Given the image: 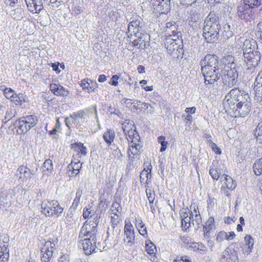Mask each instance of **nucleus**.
<instances>
[{
	"label": "nucleus",
	"mask_w": 262,
	"mask_h": 262,
	"mask_svg": "<svg viewBox=\"0 0 262 262\" xmlns=\"http://www.w3.org/2000/svg\"><path fill=\"white\" fill-rule=\"evenodd\" d=\"M234 61V57L230 54H225L221 61L215 55H206L200 61L205 84H213L221 77L228 86L235 85L238 74Z\"/></svg>",
	"instance_id": "f257e3e1"
},
{
	"label": "nucleus",
	"mask_w": 262,
	"mask_h": 262,
	"mask_svg": "<svg viewBox=\"0 0 262 262\" xmlns=\"http://www.w3.org/2000/svg\"><path fill=\"white\" fill-rule=\"evenodd\" d=\"M225 112L232 117H244L251 110L250 99L247 93L238 88L230 90L223 103Z\"/></svg>",
	"instance_id": "f03ea898"
},
{
	"label": "nucleus",
	"mask_w": 262,
	"mask_h": 262,
	"mask_svg": "<svg viewBox=\"0 0 262 262\" xmlns=\"http://www.w3.org/2000/svg\"><path fill=\"white\" fill-rule=\"evenodd\" d=\"M222 31L219 17L215 13L210 12L205 18L203 28V36L207 42H216Z\"/></svg>",
	"instance_id": "7ed1b4c3"
},
{
	"label": "nucleus",
	"mask_w": 262,
	"mask_h": 262,
	"mask_svg": "<svg viewBox=\"0 0 262 262\" xmlns=\"http://www.w3.org/2000/svg\"><path fill=\"white\" fill-rule=\"evenodd\" d=\"M99 218L100 216L98 217V214H91L90 220H87L82 227L79 234V238H82L86 237L93 238V240L96 238L97 227Z\"/></svg>",
	"instance_id": "20e7f679"
},
{
	"label": "nucleus",
	"mask_w": 262,
	"mask_h": 262,
	"mask_svg": "<svg viewBox=\"0 0 262 262\" xmlns=\"http://www.w3.org/2000/svg\"><path fill=\"white\" fill-rule=\"evenodd\" d=\"M38 122L36 116L31 115L20 118L16 122L20 134H25L34 127Z\"/></svg>",
	"instance_id": "39448f33"
},
{
	"label": "nucleus",
	"mask_w": 262,
	"mask_h": 262,
	"mask_svg": "<svg viewBox=\"0 0 262 262\" xmlns=\"http://www.w3.org/2000/svg\"><path fill=\"white\" fill-rule=\"evenodd\" d=\"M183 41L181 37H172L166 36L165 38L164 45L169 53H174L178 56V54L182 50Z\"/></svg>",
	"instance_id": "423d86ee"
},
{
	"label": "nucleus",
	"mask_w": 262,
	"mask_h": 262,
	"mask_svg": "<svg viewBox=\"0 0 262 262\" xmlns=\"http://www.w3.org/2000/svg\"><path fill=\"white\" fill-rule=\"evenodd\" d=\"M252 9L244 4H240L236 8V13L238 18L247 22L253 20L255 14Z\"/></svg>",
	"instance_id": "0eeeda50"
},
{
	"label": "nucleus",
	"mask_w": 262,
	"mask_h": 262,
	"mask_svg": "<svg viewBox=\"0 0 262 262\" xmlns=\"http://www.w3.org/2000/svg\"><path fill=\"white\" fill-rule=\"evenodd\" d=\"M122 129L127 140H133L136 141L139 139V135L136 132L134 122L131 120H125L122 123Z\"/></svg>",
	"instance_id": "6e6552de"
},
{
	"label": "nucleus",
	"mask_w": 262,
	"mask_h": 262,
	"mask_svg": "<svg viewBox=\"0 0 262 262\" xmlns=\"http://www.w3.org/2000/svg\"><path fill=\"white\" fill-rule=\"evenodd\" d=\"M78 247L82 248L86 255H90L95 252L96 249V238L93 240V238L83 237L79 241Z\"/></svg>",
	"instance_id": "1a4fd4ad"
},
{
	"label": "nucleus",
	"mask_w": 262,
	"mask_h": 262,
	"mask_svg": "<svg viewBox=\"0 0 262 262\" xmlns=\"http://www.w3.org/2000/svg\"><path fill=\"white\" fill-rule=\"evenodd\" d=\"M260 60V53L259 51H255L254 53H246L244 61L246 67L248 70H251L255 68Z\"/></svg>",
	"instance_id": "9d476101"
},
{
	"label": "nucleus",
	"mask_w": 262,
	"mask_h": 262,
	"mask_svg": "<svg viewBox=\"0 0 262 262\" xmlns=\"http://www.w3.org/2000/svg\"><path fill=\"white\" fill-rule=\"evenodd\" d=\"M42 213H62L63 209L57 201L43 202L41 204Z\"/></svg>",
	"instance_id": "9b49d317"
},
{
	"label": "nucleus",
	"mask_w": 262,
	"mask_h": 262,
	"mask_svg": "<svg viewBox=\"0 0 262 262\" xmlns=\"http://www.w3.org/2000/svg\"><path fill=\"white\" fill-rule=\"evenodd\" d=\"M127 141L128 142V157L131 160H133V158H134V156L138 155L142 147L140 141V137H139V140L136 141H134V139L133 140H127Z\"/></svg>",
	"instance_id": "f8f14e48"
},
{
	"label": "nucleus",
	"mask_w": 262,
	"mask_h": 262,
	"mask_svg": "<svg viewBox=\"0 0 262 262\" xmlns=\"http://www.w3.org/2000/svg\"><path fill=\"white\" fill-rule=\"evenodd\" d=\"M71 148L73 150V158L76 161L81 159V156L87 154V148L81 142H75L71 144Z\"/></svg>",
	"instance_id": "ddd939ff"
},
{
	"label": "nucleus",
	"mask_w": 262,
	"mask_h": 262,
	"mask_svg": "<svg viewBox=\"0 0 262 262\" xmlns=\"http://www.w3.org/2000/svg\"><path fill=\"white\" fill-rule=\"evenodd\" d=\"M124 241L126 245H132L135 243V233L134 227L130 223L125 222L124 226Z\"/></svg>",
	"instance_id": "4468645a"
},
{
	"label": "nucleus",
	"mask_w": 262,
	"mask_h": 262,
	"mask_svg": "<svg viewBox=\"0 0 262 262\" xmlns=\"http://www.w3.org/2000/svg\"><path fill=\"white\" fill-rule=\"evenodd\" d=\"M38 168L30 169L27 166H20L17 169V174L19 178L22 179L23 181H27L28 179H30L32 178V176L36 174Z\"/></svg>",
	"instance_id": "2eb2a0df"
},
{
	"label": "nucleus",
	"mask_w": 262,
	"mask_h": 262,
	"mask_svg": "<svg viewBox=\"0 0 262 262\" xmlns=\"http://www.w3.org/2000/svg\"><path fill=\"white\" fill-rule=\"evenodd\" d=\"M170 0H151L154 10L157 12L165 14L169 9Z\"/></svg>",
	"instance_id": "dca6fc26"
},
{
	"label": "nucleus",
	"mask_w": 262,
	"mask_h": 262,
	"mask_svg": "<svg viewBox=\"0 0 262 262\" xmlns=\"http://www.w3.org/2000/svg\"><path fill=\"white\" fill-rule=\"evenodd\" d=\"M80 160L81 159H78V160L76 161L74 158H72L71 162L68 166V173L69 177H76L79 174L82 165Z\"/></svg>",
	"instance_id": "f3484780"
},
{
	"label": "nucleus",
	"mask_w": 262,
	"mask_h": 262,
	"mask_svg": "<svg viewBox=\"0 0 262 262\" xmlns=\"http://www.w3.org/2000/svg\"><path fill=\"white\" fill-rule=\"evenodd\" d=\"M221 262H237V256L236 251L232 248H227L223 253Z\"/></svg>",
	"instance_id": "a211bd4d"
},
{
	"label": "nucleus",
	"mask_w": 262,
	"mask_h": 262,
	"mask_svg": "<svg viewBox=\"0 0 262 262\" xmlns=\"http://www.w3.org/2000/svg\"><path fill=\"white\" fill-rule=\"evenodd\" d=\"M179 26L174 21L167 23L166 25V32L172 37H181L182 33Z\"/></svg>",
	"instance_id": "6ab92c4d"
},
{
	"label": "nucleus",
	"mask_w": 262,
	"mask_h": 262,
	"mask_svg": "<svg viewBox=\"0 0 262 262\" xmlns=\"http://www.w3.org/2000/svg\"><path fill=\"white\" fill-rule=\"evenodd\" d=\"M214 220L213 217H209L203 227L204 235L205 238H209L214 235L215 230Z\"/></svg>",
	"instance_id": "aec40b11"
},
{
	"label": "nucleus",
	"mask_w": 262,
	"mask_h": 262,
	"mask_svg": "<svg viewBox=\"0 0 262 262\" xmlns=\"http://www.w3.org/2000/svg\"><path fill=\"white\" fill-rule=\"evenodd\" d=\"M28 10L33 13H38L43 9L41 0H25Z\"/></svg>",
	"instance_id": "412c9836"
},
{
	"label": "nucleus",
	"mask_w": 262,
	"mask_h": 262,
	"mask_svg": "<svg viewBox=\"0 0 262 262\" xmlns=\"http://www.w3.org/2000/svg\"><path fill=\"white\" fill-rule=\"evenodd\" d=\"M140 23V20L139 19L133 20L129 23L128 25V33H129L128 36L129 37L130 36L133 35L137 36V34L140 33L141 29Z\"/></svg>",
	"instance_id": "4be33fe9"
},
{
	"label": "nucleus",
	"mask_w": 262,
	"mask_h": 262,
	"mask_svg": "<svg viewBox=\"0 0 262 262\" xmlns=\"http://www.w3.org/2000/svg\"><path fill=\"white\" fill-rule=\"evenodd\" d=\"M50 91L55 95L58 96L67 97L69 91L60 84L51 83L50 85Z\"/></svg>",
	"instance_id": "5701e85b"
},
{
	"label": "nucleus",
	"mask_w": 262,
	"mask_h": 262,
	"mask_svg": "<svg viewBox=\"0 0 262 262\" xmlns=\"http://www.w3.org/2000/svg\"><path fill=\"white\" fill-rule=\"evenodd\" d=\"M254 89L257 100L262 101V70L256 76Z\"/></svg>",
	"instance_id": "b1692460"
},
{
	"label": "nucleus",
	"mask_w": 262,
	"mask_h": 262,
	"mask_svg": "<svg viewBox=\"0 0 262 262\" xmlns=\"http://www.w3.org/2000/svg\"><path fill=\"white\" fill-rule=\"evenodd\" d=\"M137 39L133 41L134 46L139 49H144L149 46V42L146 39L149 38L147 34L141 33L140 35H137Z\"/></svg>",
	"instance_id": "393cba45"
},
{
	"label": "nucleus",
	"mask_w": 262,
	"mask_h": 262,
	"mask_svg": "<svg viewBox=\"0 0 262 262\" xmlns=\"http://www.w3.org/2000/svg\"><path fill=\"white\" fill-rule=\"evenodd\" d=\"M221 180L223 182L222 186L227 188L229 190H233L236 187V182L233 179L227 174H223L221 178Z\"/></svg>",
	"instance_id": "a878e982"
},
{
	"label": "nucleus",
	"mask_w": 262,
	"mask_h": 262,
	"mask_svg": "<svg viewBox=\"0 0 262 262\" xmlns=\"http://www.w3.org/2000/svg\"><path fill=\"white\" fill-rule=\"evenodd\" d=\"M55 250V244L51 241L46 242L41 250V252L48 254L52 259L53 257L54 252Z\"/></svg>",
	"instance_id": "bb28decb"
},
{
	"label": "nucleus",
	"mask_w": 262,
	"mask_h": 262,
	"mask_svg": "<svg viewBox=\"0 0 262 262\" xmlns=\"http://www.w3.org/2000/svg\"><path fill=\"white\" fill-rule=\"evenodd\" d=\"M83 194V189L82 187H79L76 192V196L74 199L73 202L70 208V211H74L77 208L80 203V200Z\"/></svg>",
	"instance_id": "cd10ccee"
},
{
	"label": "nucleus",
	"mask_w": 262,
	"mask_h": 262,
	"mask_svg": "<svg viewBox=\"0 0 262 262\" xmlns=\"http://www.w3.org/2000/svg\"><path fill=\"white\" fill-rule=\"evenodd\" d=\"M234 26L226 23L223 27V35L225 38H229L234 35Z\"/></svg>",
	"instance_id": "c85d7f7f"
},
{
	"label": "nucleus",
	"mask_w": 262,
	"mask_h": 262,
	"mask_svg": "<svg viewBox=\"0 0 262 262\" xmlns=\"http://www.w3.org/2000/svg\"><path fill=\"white\" fill-rule=\"evenodd\" d=\"M115 137V133L114 130L107 129L103 135V139L108 145L111 146L113 142Z\"/></svg>",
	"instance_id": "c756f323"
},
{
	"label": "nucleus",
	"mask_w": 262,
	"mask_h": 262,
	"mask_svg": "<svg viewBox=\"0 0 262 262\" xmlns=\"http://www.w3.org/2000/svg\"><path fill=\"white\" fill-rule=\"evenodd\" d=\"M190 216H185L182 219L181 226L183 229L186 230L190 227L191 224L194 225V216L193 214H189Z\"/></svg>",
	"instance_id": "7c9ffc66"
},
{
	"label": "nucleus",
	"mask_w": 262,
	"mask_h": 262,
	"mask_svg": "<svg viewBox=\"0 0 262 262\" xmlns=\"http://www.w3.org/2000/svg\"><path fill=\"white\" fill-rule=\"evenodd\" d=\"M245 242L246 246H247V250L245 249V252L249 253L253 248L254 239L250 235H246L245 237Z\"/></svg>",
	"instance_id": "2f4dec72"
},
{
	"label": "nucleus",
	"mask_w": 262,
	"mask_h": 262,
	"mask_svg": "<svg viewBox=\"0 0 262 262\" xmlns=\"http://www.w3.org/2000/svg\"><path fill=\"white\" fill-rule=\"evenodd\" d=\"M27 97L23 94H15V96L10 100L15 105H21L23 102H26Z\"/></svg>",
	"instance_id": "473e14b6"
},
{
	"label": "nucleus",
	"mask_w": 262,
	"mask_h": 262,
	"mask_svg": "<svg viewBox=\"0 0 262 262\" xmlns=\"http://www.w3.org/2000/svg\"><path fill=\"white\" fill-rule=\"evenodd\" d=\"M151 170H152V166L150 164H149L147 166V169H145V168H144L142 171V175L145 176V177L146 178V180H145V182H144V184L145 185L146 187V185L147 184L148 182H150V181H151Z\"/></svg>",
	"instance_id": "72a5a7b5"
},
{
	"label": "nucleus",
	"mask_w": 262,
	"mask_h": 262,
	"mask_svg": "<svg viewBox=\"0 0 262 262\" xmlns=\"http://www.w3.org/2000/svg\"><path fill=\"white\" fill-rule=\"evenodd\" d=\"M253 169L256 175L259 176L262 173V157L254 163Z\"/></svg>",
	"instance_id": "f704fd0d"
},
{
	"label": "nucleus",
	"mask_w": 262,
	"mask_h": 262,
	"mask_svg": "<svg viewBox=\"0 0 262 262\" xmlns=\"http://www.w3.org/2000/svg\"><path fill=\"white\" fill-rule=\"evenodd\" d=\"M10 192L7 190L2 191L0 193V203L8 204L10 202L11 196L9 195Z\"/></svg>",
	"instance_id": "c9c22d12"
},
{
	"label": "nucleus",
	"mask_w": 262,
	"mask_h": 262,
	"mask_svg": "<svg viewBox=\"0 0 262 262\" xmlns=\"http://www.w3.org/2000/svg\"><path fill=\"white\" fill-rule=\"evenodd\" d=\"M254 134L257 142L259 143H262V121L258 123L254 130Z\"/></svg>",
	"instance_id": "e433bc0d"
},
{
	"label": "nucleus",
	"mask_w": 262,
	"mask_h": 262,
	"mask_svg": "<svg viewBox=\"0 0 262 262\" xmlns=\"http://www.w3.org/2000/svg\"><path fill=\"white\" fill-rule=\"evenodd\" d=\"M145 248L147 253L149 255H152L156 253V247L154 244L150 241L146 242Z\"/></svg>",
	"instance_id": "4c0bfd02"
},
{
	"label": "nucleus",
	"mask_w": 262,
	"mask_h": 262,
	"mask_svg": "<svg viewBox=\"0 0 262 262\" xmlns=\"http://www.w3.org/2000/svg\"><path fill=\"white\" fill-rule=\"evenodd\" d=\"M244 4L252 8H257L262 3V0H243Z\"/></svg>",
	"instance_id": "58836bf2"
},
{
	"label": "nucleus",
	"mask_w": 262,
	"mask_h": 262,
	"mask_svg": "<svg viewBox=\"0 0 262 262\" xmlns=\"http://www.w3.org/2000/svg\"><path fill=\"white\" fill-rule=\"evenodd\" d=\"M158 141L161 144L160 152L165 151L167 147L168 142L165 141V137L163 136H159L158 138Z\"/></svg>",
	"instance_id": "ea45409f"
},
{
	"label": "nucleus",
	"mask_w": 262,
	"mask_h": 262,
	"mask_svg": "<svg viewBox=\"0 0 262 262\" xmlns=\"http://www.w3.org/2000/svg\"><path fill=\"white\" fill-rule=\"evenodd\" d=\"M209 174L211 176V177L215 180H217L220 176V172L219 171V170L214 166H211L209 170Z\"/></svg>",
	"instance_id": "a19ab883"
},
{
	"label": "nucleus",
	"mask_w": 262,
	"mask_h": 262,
	"mask_svg": "<svg viewBox=\"0 0 262 262\" xmlns=\"http://www.w3.org/2000/svg\"><path fill=\"white\" fill-rule=\"evenodd\" d=\"M53 169V167L52 160L50 159L46 160L43 163V171L45 172L47 171L51 172Z\"/></svg>",
	"instance_id": "79ce46f5"
},
{
	"label": "nucleus",
	"mask_w": 262,
	"mask_h": 262,
	"mask_svg": "<svg viewBox=\"0 0 262 262\" xmlns=\"http://www.w3.org/2000/svg\"><path fill=\"white\" fill-rule=\"evenodd\" d=\"M121 214H113V215L111 216V223L113 227L114 228L115 226L117 225L121 221Z\"/></svg>",
	"instance_id": "37998d69"
},
{
	"label": "nucleus",
	"mask_w": 262,
	"mask_h": 262,
	"mask_svg": "<svg viewBox=\"0 0 262 262\" xmlns=\"http://www.w3.org/2000/svg\"><path fill=\"white\" fill-rule=\"evenodd\" d=\"M85 115V112L84 110H80L76 112L70 114V117L76 120L78 118H83Z\"/></svg>",
	"instance_id": "c03bdc74"
},
{
	"label": "nucleus",
	"mask_w": 262,
	"mask_h": 262,
	"mask_svg": "<svg viewBox=\"0 0 262 262\" xmlns=\"http://www.w3.org/2000/svg\"><path fill=\"white\" fill-rule=\"evenodd\" d=\"M15 116V113L13 112L12 108H10L7 110L3 122L6 124L8 121L10 120Z\"/></svg>",
	"instance_id": "a18cd8bd"
},
{
	"label": "nucleus",
	"mask_w": 262,
	"mask_h": 262,
	"mask_svg": "<svg viewBox=\"0 0 262 262\" xmlns=\"http://www.w3.org/2000/svg\"><path fill=\"white\" fill-rule=\"evenodd\" d=\"M184 243H186V247L188 249H192L194 251L197 250L199 246V243L194 242H189L188 240L186 238L185 239Z\"/></svg>",
	"instance_id": "49530a36"
},
{
	"label": "nucleus",
	"mask_w": 262,
	"mask_h": 262,
	"mask_svg": "<svg viewBox=\"0 0 262 262\" xmlns=\"http://www.w3.org/2000/svg\"><path fill=\"white\" fill-rule=\"evenodd\" d=\"M200 18V15L196 10H191L190 13V16L189 17V20L195 23L199 20Z\"/></svg>",
	"instance_id": "de8ad7c7"
},
{
	"label": "nucleus",
	"mask_w": 262,
	"mask_h": 262,
	"mask_svg": "<svg viewBox=\"0 0 262 262\" xmlns=\"http://www.w3.org/2000/svg\"><path fill=\"white\" fill-rule=\"evenodd\" d=\"M4 94L7 99L11 100V98H12L15 96L16 93L12 89L6 88L4 90Z\"/></svg>",
	"instance_id": "09e8293b"
},
{
	"label": "nucleus",
	"mask_w": 262,
	"mask_h": 262,
	"mask_svg": "<svg viewBox=\"0 0 262 262\" xmlns=\"http://www.w3.org/2000/svg\"><path fill=\"white\" fill-rule=\"evenodd\" d=\"M251 45L249 41H246L244 44L243 54L245 58L246 53H254L255 51L253 50L251 48Z\"/></svg>",
	"instance_id": "8fccbe9b"
},
{
	"label": "nucleus",
	"mask_w": 262,
	"mask_h": 262,
	"mask_svg": "<svg viewBox=\"0 0 262 262\" xmlns=\"http://www.w3.org/2000/svg\"><path fill=\"white\" fill-rule=\"evenodd\" d=\"M146 193L147 197L148 199V201L150 203H153L155 200V192L154 190H151L150 189L146 188Z\"/></svg>",
	"instance_id": "3c124183"
},
{
	"label": "nucleus",
	"mask_w": 262,
	"mask_h": 262,
	"mask_svg": "<svg viewBox=\"0 0 262 262\" xmlns=\"http://www.w3.org/2000/svg\"><path fill=\"white\" fill-rule=\"evenodd\" d=\"M89 79L85 78L81 81L80 86L83 90L87 91L89 93Z\"/></svg>",
	"instance_id": "603ef678"
},
{
	"label": "nucleus",
	"mask_w": 262,
	"mask_h": 262,
	"mask_svg": "<svg viewBox=\"0 0 262 262\" xmlns=\"http://www.w3.org/2000/svg\"><path fill=\"white\" fill-rule=\"evenodd\" d=\"M83 11V10L79 6L73 5L71 7V12L72 14L75 15H78L80 14Z\"/></svg>",
	"instance_id": "864d4df0"
},
{
	"label": "nucleus",
	"mask_w": 262,
	"mask_h": 262,
	"mask_svg": "<svg viewBox=\"0 0 262 262\" xmlns=\"http://www.w3.org/2000/svg\"><path fill=\"white\" fill-rule=\"evenodd\" d=\"M122 207L120 204L117 202H114L112 205L111 210L114 213L120 212L121 211Z\"/></svg>",
	"instance_id": "5fc2aeb1"
},
{
	"label": "nucleus",
	"mask_w": 262,
	"mask_h": 262,
	"mask_svg": "<svg viewBox=\"0 0 262 262\" xmlns=\"http://www.w3.org/2000/svg\"><path fill=\"white\" fill-rule=\"evenodd\" d=\"M89 93H91L93 92H94L95 90L98 88V84L96 81H93L91 79H89Z\"/></svg>",
	"instance_id": "6e6d98bb"
},
{
	"label": "nucleus",
	"mask_w": 262,
	"mask_h": 262,
	"mask_svg": "<svg viewBox=\"0 0 262 262\" xmlns=\"http://www.w3.org/2000/svg\"><path fill=\"white\" fill-rule=\"evenodd\" d=\"M227 233L225 231H221L218 233L216 236V241L219 242H222L224 239H226Z\"/></svg>",
	"instance_id": "4d7b16f0"
},
{
	"label": "nucleus",
	"mask_w": 262,
	"mask_h": 262,
	"mask_svg": "<svg viewBox=\"0 0 262 262\" xmlns=\"http://www.w3.org/2000/svg\"><path fill=\"white\" fill-rule=\"evenodd\" d=\"M209 146L211 148L212 150L217 155H221L222 151L221 149L216 145V144L213 142H211Z\"/></svg>",
	"instance_id": "13d9d810"
},
{
	"label": "nucleus",
	"mask_w": 262,
	"mask_h": 262,
	"mask_svg": "<svg viewBox=\"0 0 262 262\" xmlns=\"http://www.w3.org/2000/svg\"><path fill=\"white\" fill-rule=\"evenodd\" d=\"M215 203L216 200L214 198H211L210 196L209 197V199L207 200L208 208L209 211L211 210L210 209L213 208Z\"/></svg>",
	"instance_id": "bf43d9fd"
},
{
	"label": "nucleus",
	"mask_w": 262,
	"mask_h": 262,
	"mask_svg": "<svg viewBox=\"0 0 262 262\" xmlns=\"http://www.w3.org/2000/svg\"><path fill=\"white\" fill-rule=\"evenodd\" d=\"M41 260L42 262H50L51 260L52 259L50 257H49L48 255V254L44 253V252H41Z\"/></svg>",
	"instance_id": "052dcab7"
},
{
	"label": "nucleus",
	"mask_w": 262,
	"mask_h": 262,
	"mask_svg": "<svg viewBox=\"0 0 262 262\" xmlns=\"http://www.w3.org/2000/svg\"><path fill=\"white\" fill-rule=\"evenodd\" d=\"M193 216L194 222H195L198 225L201 224L202 222L201 214H193Z\"/></svg>",
	"instance_id": "680f3d73"
},
{
	"label": "nucleus",
	"mask_w": 262,
	"mask_h": 262,
	"mask_svg": "<svg viewBox=\"0 0 262 262\" xmlns=\"http://www.w3.org/2000/svg\"><path fill=\"white\" fill-rule=\"evenodd\" d=\"M119 79V76L117 75H113L111 78V81L110 83L112 85L116 86L118 84V80Z\"/></svg>",
	"instance_id": "e2e57ef3"
},
{
	"label": "nucleus",
	"mask_w": 262,
	"mask_h": 262,
	"mask_svg": "<svg viewBox=\"0 0 262 262\" xmlns=\"http://www.w3.org/2000/svg\"><path fill=\"white\" fill-rule=\"evenodd\" d=\"M197 250L202 251L204 254L206 253L207 251V248L206 247V246L201 243H199V246H198Z\"/></svg>",
	"instance_id": "0e129e2a"
},
{
	"label": "nucleus",
	"mask_w": 262,
	"mask_h": 262,
	"mask_svg": "<svg viewBox=\"0 0 262 262\" xmlns=\"http://www.w3.org/2000/svg\"><path fill=\"white\" fill-rule=\"evenodd\" d=\"M51 67L53 71H54L57 74H59L60 72V70L59 69V62L53 63L51 64Z\"/></svg>",
	"instance_id": "69168bd1"
},
{
	"label": "nucleus",
	"mask_w": 262,
	"mask_h": 262,
	"mask_svg": "<svg viewBox=\"0 0 262 262\" xmlns=\"http://www.w3.org/2000/svg\"><path fill=\"white\" fill-rule=\"evenodd\" d=\"M257 33L259 34L260 38L262 40V21L259 22L257 25Z\"/></svg>",
	"instance_id": "338daca9"
},
{
	"label": "nucleus",
	"mask_w": 262,
	"mask_h": 262,
	"mask_svg": "<svg viewBox=\"0 0 262 262\" xmlns=\"http://www.w3.org/2000/svg\"><path fill=\"white\" fill-rule=\"evenodd\" d=\"M173 262H191L189 259L185 257H178Z\"/></svg>",
	"instance_id": "774afa93"
}]
</instances>
